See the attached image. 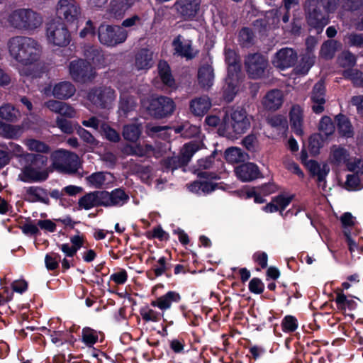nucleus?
Masks as SVG:
<instances>
[{"instance_id": "680f3d73", "label": "nucleus", "mask_w": 363, "mask_h": 363, "mask_svg": "<svg viewBox=\"0 0 363 363\" xmlns=\"http://www.w3.org/2000/svg\"><path fill=\"white\" fill-rule=\"evenodd\" d=\"M363 4V0H344L342 8L345 11H356Z\"/></svg>"}, {"instance_id": "49530a36", "label": "nucleus", "mask_w": 363, "mask_h": 363, "mask_svg": "<svg viewBox=\"0 0 363 363\" xmlns=\"http://www.w3.org/2000/svg\"><path fill=\"white\" fill-rule=\"evenodd\" d=\"M345 78L350 79L354 86L363 87V73L356 69H347L343 72Z\"/></svg>"}, {"instance_id": "0e129e2a", "label": "nucleus", "mask_w": 363, "mask_h": 363, "mask_svg": "<svg viewBox=\"0 0 363 363\" xmlns=\"http://www.w3.org/2000/svg\"><path fill=\"white\" fill-rule=\"evenodd\" d=\"M57 126L65 133H72L73 128L70 121L62 118L57 117L56 119Z\"/></svg>"}, {"instance_id": "2eb2a0df", "label": "nucleus", "mask_w": 363, "mask_h": 363, "mask_svg": "<svg viewBox=\"0 0 363 363\" xmlns=\"http://www.w3.org/2000/svg\"><path fill=\"white\" fill-rule=\"evenodd\" d=\"M57 13L60 18L73 23L81 15V8L74 0H60L57 6Z\"/></svg>"}, {"instance_id": "7c9ffc66", "label": "nucleus", "mask_w": 363, "mask_h": 363, "mask_svg": "<svg viewBox=\"0 0 363 363\" xmlns=\"http://www.w3.org/2000/svg\"><path fill=\"white\" fill-rule=\"evenodd\" d=\"M26 199L30 202L49 203V198L45 189L39 186H30L26 189Z\"/></svg>"}, {"instance_id": "8fccbe9b", "label": "nucleus", "mask_w": 363, "mask_h": 363, "mask_svg": "<svg viewBox=\"0 0 363 363\" xmlns=\"http://www.w3.org/2000/svg\"><path fill=\"white\" fill-rule=\"evenodd\" d=\"M25 145L29 150L38 152H48L50 148L45 143L35 139H27L25 140Z\"/></svg>"}, {"instance_id": "f3484780", "label": "nucleus", "mask_w": 363, "mask_h": 363, "mask_svg": "<svg viewBox=\"0 0 363 363\" xmlns=\"http://www.w3.org/2000/svg\"><path fill=\"white\" fill-rule=\"evenodd\" d=\"M311 108L315 113H321L325 110V86L324 82L320 80L313 87L310 96Z\"/></svg>"}, {"instance_id": "1a4fd4ad", "label": "nucleus", "mask_w": 363, "mask_h": 363, "mask_svg": "<svg viewBox=\"0 0 363 363\" xmlns=\"http://www.w3.org/2000/svg\"><path fill=\"white\" fill-rule=\"evenodd\" d=\"M52 157L54 166L61 172L74 174L80 167L79 157L74 152L60 150L52 154Z\"/></svg>"}, {"instance_id": "aec40b11", "label": "nucleus", "mask_w": 363, "mask_h": 363, "mask_svg": "<svg viewBox=\"0 0 363 363\" xmlns=\"http://www.w3.org/2000/svg\"><path fill=\"white\" fill-rule=\"evenodd\" d=\"M88 184L96 188H108L115 181L114 176L108 172H97L86 178Z\"/></svg>"}, {"instance_id": "c85d7f7f", "label": "nucleus", "mask_w": 363, "mask_h": 363, "mask_svg": "<svg viewBox=\"0 0 363 363\" xmlns=\"http://www.w3.org/2000/svg\"><path fill=\"white\" fill-rule=\"evenodd\" d=\"M152 65V52L147 49L140 50L135 55V67L138 70L147 69Z\"/></svg>"}, {"instance_id": "37998d69", "label": "nucleus", "mask_w": 363, "mask_h": 363, "mask_svg": "<svg viewBox=\"0 0 363 363\" xmlns=\"http://www.w3.org/2000/svg\"><path fill=\"white\" fill-rule=\"evenodd\" d=\"M141 130L136 124L125 125L123 129V136L125 140L135 142L140 137Z\"/></svg>"}, {"instance_id": "864d4df0", "label": "nucleus", "mask_w": 363, "mask_h": 363, "mask_svg": "<svg viewBox=\"0 0 363 363\" xmlns=\"http://www.w3.org/2000/svg\"><path fill=\"white\" fill-rule=\"evenodd\" d=\"M319 129L325 136L333 134L335 126L331 118L328 116L323 117L320 121Z\"/></svg>"}, {"instance_id": "58836bf2", "label": "nucleus", "mask_w": 363, "mask_h": 363, "mask_svg": "<svg viewBox=\"0 0 363 363\" xmlns=\"http://www.w3.org/2000/svg\"><path fill=\"white\" fill-rule=\"evenodd\" d=\"M200 143L196 141L188 143L182 147L179 155L186 165L191 160L192 156L200 149Z\"/></svg>"}, {"instance_id": "f704fd0d", "label": "nucleus", "mask_w": 363, "mask_h": 363, "mask_svg": "<svg viewBox=\"0 0 363 363\" xmlns=\"http://www.w3.org/2000/svg\"><path fill=\"white\" fill-rule=\"evenodd\" d=\"M238 41L242 48H249L255 44V35L250 28L243 27L238 32Z\"/></svg>"}, {"instance_id": "393cba45", "label": "nucleus", "mask_w": 363, "mask_h": 363, "mask_svg": "<svg viewBox=\"0 0 363 363\" xmlns=\"http://www.w3.org/2000/svg\"><path fill=\"white\" fill-rule=\"evenodd\" d=\"M133 0H111L108 9L109 17L120 19L131 7Z\"/></svg>"}, {"instance_id": "6e6d98bb", "label": "nucleus", "mask_w": 363, "mask_h": 363, "mask_svg": "<svg viewBox=\"0 0 363 363\" xmlns=\"http://www.w3.org/2000/svg\"><path fill=\"white\" fill-rule=\"evenodd\" d=\"M253 28L261 35H264L269 30V22L267 18H259L253 21Z\"/></svg>"}, {"instance_id": "6ab92c4d", "label": "nucleus", "mask_w": 363, "mask_h": 363, "mask_svg": "<svg viewBox=\"0 0 363 363\" xmlns=\"http://www.w3.org/2000/svg\"><path fill=\"white\" fill-rule=\"evenodd\" d=\"M172 45L176 54L187 60L194 58L198 53L194 51L191 40H184L181 35L174 39Z\"/></svg>"}, {"instance_id": "603ef678", "label": "nucleus", "mask_w": 363, "mask_h": 363, "mask_svg": "<svg viewBox=\"0 0 363 363\" xmlns=\"http://www.w3.org/2000/svg\"><path fill=\"white\" fill-rule=\"evenodd\" d=\"M337 60L341 67H351L356 63V57L352 53L346 51L342 52L338 57Z\"/></svg>"}, {"instance_id": "dca6fc26", "label": "nucleus", "mask_w": 363, "mask_h": 363, "mask_svg": "<svg viewBox=\"0 0 363 363\" xmlns=\"http://www.w3.org/2000/svg\"><path fill=\"white\" fill-rule=\"evenodd\" d=\"M200 0H177L173 5L177 15L184 19H192L199 9Z\"/></svg>"}, {"instance_id": "f8f14e48", "label": "nucleus", "mask_w": 363, "mask_h": 363, "mask_svg": "<svg viewBox=\"0 0 363 363\" xmlns=\"http://www.w3.org/2000/svg\"><path fill=\"white\" fill-rule=\"evenodd\" d=\"M69 69L72 78L79 82H86L95 76L92 65L87 60L82 59L72 60L69 63Z\"/></svg>"}, {"instance_id": "79ce46f5", "label": "nucleus", "mask_w": 363, "mask_h": 363, "mask_svg": "<svg viewBox=\"0 0 363 363\" xmlns=\"http://www.w3.org/2000/svg\"><path fill=\"white\" fill-rule=\"evenodd\" d=\"M136 101L133 96L128 93L123 92L121 94L119 109L125 114L130 112L136 107Z\"/></svg>"}, {"instance_id": "6e6552de", "label": "nucleus", "mask_w": 363, "mask_h": 363, "mask_svg": "<svg viewBox=\"0 0 363 363\" xmlns=\"http://www.w3.org/2000/svg\"><path fill=\"white\" fill-rule=\"evenodd\" d=\"M116 98L115 90L111 86H101L91 89L87 94L88 100L96 108H111Z\"/></svg>"}, {"instance_id": "bf43d9fd", "label": "nucleus", "mask_w": 363, "mask_h": 363, "mask_svg": "<svg viewBox=\"0 0 363 363\" xmlns=\"http://www.w3.org/2000/svg\"><path fill=\"white\" fill-rule=\"evenodd\" d=\"M59 259L60 256L56 254L51 253L47 255L45 258L47 269L49 270H54L57 269L59 266Z\"/></svg>"}, {"instance_id": "3c124183", "label": "nucleus", "mask_w": 363, "mask_h": 363, "mask_svg": "<svg viewBox=\"0 0 363 363\" xmlns=\"http://www.w3.org/2000/svg\"><path fill=\"white\" fill-rule=\"evenodd\" d=\"M164 165L166 168L174 170L177 168L184 167L186 164L184 161H183L181 155L179 154L178 155H174L166 158L164 160Z\"/></svg>"}, {"instance_id": "e433bc0d", "label": "nucleus", "mask_w": 363, "mask_h": 363, "mask_svg": "<svg viewBox=\"0 0 363 363\" xmlns=\"http://www.w3.org/2000/svg\"><path fill=\"white\" fill-rule=\"evenodd\" d=\"M0 117L9 122H16L21 117V113L13 105L5 104L0 107Z\"/></svg>"}, {"instance_id": "c03bdc74", "label": "nucleus", "mask_w": 363, "mask_h": 363, "mask_svg": "<svg viewBox=\"0 0 363 363\" xmlns=\"http://www.w3.org/2000/svg\"><path fill=\"white\" fill-rule=\"evenodd\" d=\"M84 54L87 60L91 61L95 65L99 64L103 58L101 50L94 46L84 47Z\"/></svg>"}, {"instance_id": "72a5a7b5", "label": "nucleus", "mask_w": 363, "mask_h": 363, "mask_svg": "<svg viewBox=\"0 0 363 363\" xmlns=\"http://www.w3.org/2000/svg\"><path fill=\"white\" fill-rule=\"evenodd\" d=\"M187 186L190 191L195 194H209L216 189L218 184L207 181H194L188 184Z\"/></svg>"}, {"instance_id": "423d86ee", "label": "nucleus", "mask_w": 363, "mask_h": 363, "mask_svg": "<svg viewBox=\"0 0 363 363\" xmlns=\"http://www.w3.org/2000/svg\"><path fill=\"white\" fill-rule=\"evenodd\" d=\"M244 66L249 78L260 79L267 75L269 62L260 52L249 53L245 57Z\"/></svg>"}, {"instance_id": "4be33fe9", "label": "nucleus", "mask_w": 363, "mask_h": 363, "mask_svg": "<svg viewBox=\"0 0 363 363\" xmlns=\"http://www.w3.org/2000/svg\"><path fill=\"white\" fill-rule=\"evenodd\" d=\"M241 72H228L225 84L223 86L224 97L231 101L238 91Z\"/></svg>"}, {"instance_id": "5701e85b", "label": "nucleus", "mask_w": 363, "mask_h": 363, "mask_svg": "<svg viewBox=\"0 0 363 363\" xmlns=\"http://www.w3.org/2000/svg\"><path fill=\"white\" fill-rule=\"evenodd\" d=\"M284 102V95L281 90L272 89L268 91L262 99V105L269 111L279 109Z\"/></svg>"}, {"instance_id": "9d476101", "label": "nucleus", "mask_w": 363, "mask_h": 363, "mask_svg": "<svg viewBox=\"0 0 363 363\" xmlns=\"http://www.w3.org/2000/svg\"><path fill=\"white\" fill-rule=\"evenodd\" d=\"M46 35L49 43L60 47L67 45L71 40L65 24L60 19L52 20L47 23Z\"/></svg>"}, {"instance_id": "4d7b16f0", "label": "nucleus", "mask_w": 363, "mask_h": 363, "mask_svg": "<svg viewBox=\"0 0 363 363\" xmlns=\"http://www.w3.org/2000/svg\"><path fill=\"white\" fill-rule=\"evenodd\" d=\"M77 134L87 144L91 145H97L99 142L93 136V135L89 133L86 129L79 127L77 130Z\"/></svg>"}, {"instance_id": "c756f323", "label": "nucleus", "mask_w": 363, "mask_h": 363, "mask_svg": "<svg viewBox=\"0 0 363 363\" xmlns=\"http://www.w3.org/2000/svg\"><path fill=\"white\" fill-rule=\"evenodd\" d=\"M290 123L295 133L298 135L303 134V110L298 105L292 106L290 113Z\"/></svg>"}, {"instance_id": "4468645a", "label": "nucleus", "mask_w": 363, "mask_h": 363, "mask_svg": "<svg viewBox=\"0 0 363 363\" xmlns=\"http://www.w3.org/2000/svg\"><path fill=\"white\" fill-rule=\"evenodd\" d=\"M297 60L298 54L295 50L283 48L274 55L272 63L274 67L283 70L294 66Z\"/></svg>"}, {"instance_id": "ea45409f", "label": "nucleus", "mask_w": 363, "mask_h": 363, "mask_svg": "<svg viewBox=\"0 0 363 363\" xmlns=\"http://www.w3.org/2000/svg\"><path fill=\"white\" fill-rule=\"evenodd\" d=\"M225 157L228 162L234 164L245 161L246 155L240 148L232 147L225 150Z\"/></svg>"}, {"instance_id": "774afa93", "label": "nucleus", "mask_w": 363, "mask_h": 363, "mask_svg": "<svg viewBox=\"0 0 363 363\" xmlns=\"http://www.w3.org/2000/svg\"><path fill=\"white\" fill-rule=\"evenodd\" d=\"M58 113L68 118H74L76 116V111L74 108L65 102L62 103Z\"/></svg>"}, {"instance_id": "ddd939ff", "label": "nucleus", "mask_w": 363, "mask_h": 363, "mask_svg": "<svg viewBox=\"0 0 363 363\" xmlns=\"http://www.w3.org/2000/svg\"><path fill=\"white\" fill-rule=\"evenodd\" d=\"M176 108L174 101L167 96H160L153 99L150 105V111L157 118H162L172 115Z\"/></svg>"}, {"instance_id": "69168bd1", "label": "nucleus", "mask_w": 363, "mask_h": 363, "mask_svg": "<svg viewBox=\"0 0 363 363\" xmlns=\"http://www.w3.org/2000/svg\"><path fill=\"white\" fill-rule=\"evenodd\" d=\"M339 2L340 0H320V6L330 14L335 11Z\"/></svg>"}, {"instance_id": "c9c22d12", "label": "nucleus", "mask_w": 363, "mask_h": 363, "mask_svg": "<svg viewBox=\"0 0 363 363\" xmlns=\"http://www.w3.org/2000/svg\"><path fill=\"white\" fill-rule=\"evenodd\" d=\"M225 57L228 65V72H240V58L235 50L225 48Z\"/></svg>"}, {"instance_id": "09e8293b", "label": "nucleus", "mask_w": 363, "mask_h": 363, "mask_svg": "<svg viewBox=\"0 0 363 363\" xmlns=\"http://www.w3.org/2000/svg\"><path fill=\"white\" fill-rule=\"evenodd\" d=\"M348 154L345 149L333 146L331 150V160L333 162L340 164L347 160Z\"/></svg>"}, {"instance_id": "cd10ccee", "label": "nucleus", "mask_w": 363, "mask_h": 363, "mask_svg": "<svg viewBox=\"0 0 363 363\" xmlns=\"http://www.w3.org/2000/svg\"><path fill=\"white\" fill-rule=\"evenodd\" d=\"M158 74L163 84L168 89H175L177 86L173 78L170 67L165 61H160L158 63Z\"/></svg>"}, {"instance_id": "13d9d810", "label": "nucleus", "mask_w": 363, "mask_h": 363, "mask_svg": "<svg viewBox=\"0 0 363 363\" xmlns=\"http://www.w3.org/2000/svg\"><path fill=\"white\" fill-rule=\"evenodd\" d=\"M346 39L349 45L363 48V33H352L347 35Z\"/></svg>"}, {"instance_id": "2f4dec72", "label": "nucleus", "mask_w": 363, "mask_h": 363, "mask_svg": "<svg viewBox=\"0 0 363 363\" xmlns=\"http://www.w3.org/2000/svg\"><path fill=\"white\" fill-rule=\"evenodd\" d=\"M180 300V296L174 291H169L165 295L158 298L156 301L151 303L153 306H157L161 310H166L171 307L173 302H178Z\"/></svg>"}, {"instance_id": "bb28decb", "label": "nucleus", "mask_w": 363, "mask_h": 363, "mask_svg": "<svg viewBox=\"0 0 363 363\" xmlns=\"http://www.w3.org/2000/svg\"><path fill=\"white\" fill-rule=\"evenodd\" d=\"M75 91V86L70 82L65 81L54 86L52 94L56 99H67L72 97Z\"/></svg>"}, {"instance_id": "9b49d317", "label": "nucleus", "mask_w": 363, "mask_h": 363, "mask_svg": "<svg viewBox=\"0 0 363 363\" xmlns=\"http://www.w3.org/2000/svg\"><path fill=\"white\" fill-rule=\"evenodd\" d=\"M128 36V32L121 26L101 25L98 30L99 41L108 46L123 43Z\"/></svg>"}, {"instance_id": "e2e57ef3", "label": "nucleus", "mask_w": 363, "mask_h": 363, "mask_svg": "<svg viewBox=\"0 0 363 363\" xmlns=\"http://www.w3.org/2000/svg\"><path fill=\"white\" fill-rule=\"evenodd\" d=\"M104 123V121L100 120L99 118L96 116H92L89 118L88 120H84L82 122L84 126L92 128L99 131L101 128V125Z\"/></svg>"}, {"instance_id": "a19ab883", "label": "nucleus", "mask_w": 363, "mask_h": 363, "mask_svg": "<svg viewBox=\"0 0 363 363\" xmlns=\"http://www.w3.org/2000/svg\"><path fill=\"white\" fill-rule=\"evenodd\" d=\"M315 56L313 54H305L298 66L295 68L296 74H306L314 65Z\"/></svg>"}, {"instance_id": "7ed1b4c3", "label": "nucleus", "mask_w": 363, "mask_h": 363, "mask_svg": "<svg viewBox=\"0 0 363 363\" xmlns=\"http://www.w3.org/2000/svg\"><path fill=\"white\" fill-rule=\"evenodd\" d=\"M21 162L23 167L18 176L19 180L23 182H42L48 179L49 171L46 156L33 153L23 154Z\"/></svg>"}, {"instance_id": "473e14b6", "label": "nucleus", "mask_w": 363, "mask_h": 363, "mask_svg": "<svg viewBox=\"0 0 363 363\" xmlns=\"http://www.w3.org/2000/svg\"><path fill=\"white\" fill-rule=\"evenodd\" d=\"M340 43L335 40H328L325 41L320 50V57L325 60L333 58L335 52L340 48Z\"/></svg>"}, {"instance_id": "a211bd4d", "label": "nucleus", "mask_w": 363, "mask_h": 363, "mask_svg": "<svg viewBox=\"0 0 363 363\" xmlns=\"http://www.w3.org/2000/svg\"><path fill=\"white\" fill-rule=\"evenodd\" d=\"M197 79L199 84L203 89H209L213 86L215 72L211 60L209 62H206L199 66Z\"/></svg>"}, {"instance_id": "f03ea898", "label": "nucleus", "mask_w": 363, "mask_h": 363, "mask_svg": "<svg viewBox=\"0 0 363 363\" xmlns=\"http://www.w3.org/2000/svg\"><path fill=\"white\" fill-rule=\"evenodd\" d=\"M10 55L23 65H32L38 60L41 48L38 43L28 37L15 36L8 42Z\"/></svg>"}, {"instance_id": "20e7f679", "label": "nucleus", "mask_w": 363, "mask_h": 363, "mask_svg": "<svg viewBox=\"0 0 363 363\" xmlns=\"http://www.w3.org/2000/svg\"><path fill=\"white\" fill-rule=\"evenodd\" d=\"M9 25L18 30L30 31L39 28L43 18L30 9H18L11 12L7 18Z\"/></svg>"}, {"instance_id": "a878e982", "label": "nucleus", "mask_w": 363, "mask_h": 363, "mask_svg": "<svg viewBox=\"0 0 363 363\" xmlns=\"http://www.w3.org/2000/svg\"><path fill=\"white\" fill-rule=\"evenodd\" d=\"M211 107V102L207 96L195 98L190 101V110L196 116L206 114Z\"/></svg>"}, {"instance_id": "4c0bfd02", "label": "nucleus", "mask_w": 363, "mask_h": 363, "mask_svg": "<svg viewBox=\"0 0 363 363\" xmlns=\"http://www.w3.org/2000/svg\"><path fill=\"white\" fill-rule=\"evenodd\" d=\"M22 129L20 126L13 125L0 121V135L9 139H15L20 137Z\"/></svg>"}, {"instance_id": "412c9836", "label": "nucleus", "mask_w": 363, "mask_h": 363, "mask_svg": "<svg viewBox=\"0 0 363 363\" xmlns=\"http://www.w3.org/2000/svg\"><path fill=\"white\" fill-rule=\"evenodd\" d=\"M236 176L242 182H250L259 175L258 167L254 163L247 162L235 167Z\"/></svg>"}, {"instance_id": "b1692460", "label": "nucleus", "mask_w": 363, "mask_h": 363, "mask_svg": "<svg viewBox=\"0 0 363 363\" xmlns=\"http://www.w3.org/2000/svg\"><path fill=\"white\" fill-rule=\"evenodd\" d=\"M307 168L310 172L317 177V182L319 186L324 189L325 187V177L330 172L329 166L325 164H319L316 161L310 160L306 164Z\"/></svg>"}, {"instance_id": "a18cd8bd", "label": "nucleus", "mask_w": 363, "mask_h": 363, "mask_svg": "<svg viewBox=\"0 0 363 363\" xmlns=\"http://www.w3.org/2000/svg\"><path fill=\"white\" fill-rule=\"evenodd\" d=\"M336 120L340 133L345 137H351L352 135V130L349 120L343 115L337 116Z\"/></svg>"}, {"instance_id": "052dcab7", "label": "nucleus", "mask_w": 363, "mask_h": 363, "mask_svg": "<svg viewBox=\"0 0 363 363\" xmlns=\"http://www.w3.org/2000/svg\"><path fill=\"white\" fill-rule=\"evenodd\" d=\"M359 178L358 174H349L345 182V187L347 190H356L359 185Z\"/></svg>"}, {"instance_id": "39448f33", "label": "nucleus", "mask_w": 363, "mask_h": 363, "mask_svg": "<svg viewBox=\"0 0 363 363\" xmlns=\"http://www.w3.org/2000/svg\"><path fill=\"white\" fill-rule=\"evenodd\" d=\"M225 133L226 135H242L250 127V118L246 110L240 106L232 108L223 118Z\"/></svg>"}, {"instance_id": "de8ad7c7", "label": "nucleus", "mask_w": 363, "mask_h": 363, "mask_svg": "<svg viewBox=\"0 0 363 363\" xmlns=\"http://www.w3.org/2000/svg\"><path fill=\"white\" fill-rule=\"evenodd\" d=\"M99 132L110 142L118 143L121 140L119 133L115 129L110 127L106 123L101 125V128Z\"/></svg>"}, {"instance_id": "0eeeda50", "label": "nucleus", "mask_w": 363, "mask_h": 363, "mask_svg": "<svg viewBox=\"0 0 363 363\" xmlns=\"http://www.w3.org/2000/svg\"><path fill=\"white\" fill-rule=\"evenodd\" d=\"M304 12L308 24L319 32L329 23V13L325 10L321 9L318 1L313 2L311 0H306L304 3Z\"/></svg>"}, {"instance_id": "f257e3e1", "label": "nucleus", "mask_w": 363, "mask_h": 363, "mask_svg": "<svg viewBox=\"0 0 363 363\" xmlns=\"http://www.w3.org/2000/svg\"><path fill=\"white\" fill-rule=\"evenodd\" d=\"M129 200L125 191L118 188L111 191H94L86 193L78 200L79 209L89 210L94 207L122 206Z\"/></svg>"}, {"instance_id": "338daca9", "label": "nucleus", "mask_w": 363, "mask_h": 363, "mask_svg": "<svg viewBox=\"0 0 363 363\" xmlns=\"http://www.w3.org/2000/svg\"><path fill=\"white\" fill-rule=\"evenodd\" d=\"M243 145L250 151H254L257 145V138L255 135L250 134L242 140Z\"/></svg>"}, {"instance_id": "5fc2aeb1", "label": "nucleus", "mask_w": 363, "mask_h": 363, "mask_svg": "<svg viewBox=\"0 0 363 363\" xmlns=\"http://www.w3.org/2000/svg\"><path fill=\"white\" fill-rule=\"evenodd\" d=\"M82 340L86 345L91 346L97 341L98 335L94 330L86 328L82 330Z\"/></svg>"}]
</instances>
